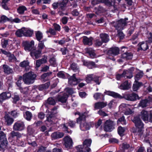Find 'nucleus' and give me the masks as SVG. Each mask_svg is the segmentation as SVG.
Returning <instances> with one entry per match:
<instances>
[{
  "instance_id": "4468645a",
  "label": "nucleus",
  "mask_w": 152,
  "mask_h": 152,
  "mask_svg": "<svg viewBox=\"0 0 152 152\" xmlns=\"http://www.w3.org/2000/svg\"><path fill=\"white\" fill-rule=\"evenodd\" d=\"M64 144L66 148H70L72 146V139L68 136H67L64 138Z\"/></svg>"
},
{
  "instance_id": "9d476101",
  "label": "nucleus",
  "mask_w": 152,
  "mask_h": 152,
  "mask_svg": "<svg viewBox=\"0 0 152 152\" xmlns=\"http://www.w3.org/2000/svg\"><path fill=\"white\" fill-rule=\"evenodd\" d=\"M68 95L66 93H64L63 96L58 95L56 98L58 101L61 102L63 104V107L67 109H69V107L67 105L66 103Z\"/></svg>"
},
{
  "instance_id": "c85d7f7f",
  "label": "nucleus",
  "mask_w": 152,
  "mask_h": 152,
  "mask_svg": "<svg viewBox=\"0 0 152 152\" xmlns=\"http://www.w3.org/2000/svg\"><path fill=\"white\" fill-rule=\"evenodd\" d=\"M3 68L4 73L7 74L12 73L13 72L12 69L10 68L8 66L6 65H3Z\"/></svg>"
},
{
  "instance_id": "b1692460",
  "label": "nucleus",
  "mask_w": 152,
  "mask_h": 152,
  "mask_svg": "<svg viewBox=\"0 0 152 152\" xmlns=\"http://www.w3.org/2000/svg\"><path fill=\"white\" fill-rule=\"evenodd\" d=\"M93 38H88L86 37H84L83 42L84 45H91L92 44Z\"/></svg>"
},
{
  "instance_id": "49530a36",
  "label": "nucleus",
  "mask_w": 152,
  "mask_h": 152,
  "mask_svg": "<svg viewBox=\"0 0 152 152\" xmlns=\"http://www.w3.org/2000/svg\"><path fill=\"white\" fill-rule=\"evenodd\" d=\"M47 103L49 104L54 105L56 103V102L53 98H49L47 100Z\"/></svg>"
},
{
  "instance_id": "c03bdc74",
  "label": "nucleus",
  "mask_w": 152,
  "mask_h": 152,
  "mask_svg": "<svg viewBox=\"0 0 152 152\" xmlns=\"http://www.w3.org/2000/svg\"><path fill=\"white\" fill-rule=\"evenodd\" d=\"M92 75H88L86 76V81L87 83H89L93 80Z\"/></svg>"
},
{
  "instance_id": "4be33fe9",
  "label": "nucleus",
  "mask_w": 152,
  "mask_h": 152,
  "mask_svg": "<svg viewBox=\"0 0 152 152\" xmlns=\"http://www.w3.org/2000/svg\"><path fill=\"white\" fill-rule=\"evenodd\" d=\"M64 135L63 133L55 132L52 133L51 135L52 140H55L57 138H61Z\"/></svg>"
},
{
  "instance_id": "6e6552de",
  "label": "nucleus",
  "mask_w": 152,
  "mask_h": 152,
  "mask_svg": "<svg viewBox=\"0 0 152 152\" xmlns=\"http://www.w3.org/2000/svg\"><path fill=\"white\" fill-rule=\"evenodd\" d=\"M128 20V18L121 19L118 21L113 22L111 24L117 30H121L123 29L124 27L126 24L127 22L126 21Z\"/></svg>"
},
{
  "instance_id": "e2e57ef3",
  "label": "nucleus",
  "mask_w": 152,
  "mask_h": 152,
  "mask_svg": "<svg viewBox=\"0 0 152 152\" xmlns=\"http://www.w3.org/2000/svg\"><path fill=\"white\" fill-rule=\"evenodd\" d=\"M60 127L63 128L65 131L67 132H69V131L68 130V128L65 124H64L61 125Z\"/></svg>"
},
{
  "instance_id": "f704fd0d",
  "label": "nucleus",
  "mask_w": 152,
  "mask_h": 152,
  "mask_svg": "<svg viewBox=\"0 0 152 152\" xmlns=\"http://www.w3.org/2000/svg\"><path fill=\"white\" fill-rule=\"evenodd\" d=\"M27 8L26 7L24 6H19L17 9L18 12L19 14H23L25 11L26 10Z\"/></svg>"
},
{
  "instance_id": "72a5a7b5",
  "label": "nucleus",
  "mask_w": 152,
  "mask_h": 152,
  "mask_svg": "<svg viewBox=\"0 0 152 152\" xmlns=\"http://www.w3.org/2000/svg\"><path fill=\"white\" fill-rule=\"evenodd\" d=\"M46 62V60L45 58H43L40 60H37L36 62V66L37 67H39L42 64L45 63Z\"/></svg>"
},
{
  "instance_id": "f03ea898",
  "label": "nucleus",
  "mask_w": 152,
  "mask_h": 152,
  "mask_svg": "<svg viewBox=\"0 0 152 152\" xmlns=\"http://www.w3.org/2000/svg\"><path fill=\"white\" fill-rule=\"evenodd\" d=\"M88 113L89 111H87L81 114L79 112H77L75 113V115H79V118L77 119V122L80 124V128L82 131H85L88 130L92 126L90 123H87L86 121V118L89 116Z\"/></svg>"
},
{
  "instance_id": "e433bc0d",
  "label": "nucleus",
  "mask_w": 152,
  "mask_h": 152,
  "mask_svg": "<svg viewBox=\"0 0 152 152\" xmlns=\"http://www.w3.org/2000/svg\"><path fill=\"white\" fill-rule=\"evenodd\" d=\"M142 84L141 83H139L137 81H135L134 83L133 86V90L134 91H136Z\"/></svg>"
},
{
  "instance_id": "774afa93",
  "label": "nucleus",
  "mask_w": 152,
  "mask_h": 152,
  "mask_svg": "<svg viewBox=\"0 0 152 152\" xmlns=\"http://www.w3.org/2000/svg\"><path fill=\"white\" fill-rule=\"evenodd\" d=\"M49 61L50 64L54 66H55L56 64L55 59L54 58H50Z\"/></svg>"
},
{
  "instance_id": "4d7b16f0",
  "label": "nucleus",
  "mask_w": 152,
  "mask_h": 152,
  "mask_svg": "<svg viewBox=\"0 0 152 152\" xmlns=\"http://www.w3.org/2000/svg\"><path fill=\"white\" fill-rule=\"evenodd\" d=\"M57 76L61 78H64L65 77V75L64 72H60L57 74Z\"/></svg>"
},
{
  "instance_id": "0eeeda50",
  "label": "nucleus",
  "mask_w": 152,
  "mask_h": 152,
  "mask_svg": "<svg viewBox=\"0 0 152 152\" xmlns=\"http://www.w3.org/2000/svg\"><path fill=\"white\" fill-rule=\"evenodd\" d=\"M69 1V0H63L59 1V10L58 13L60 16L67 15V14L65 12V11Z\"/></svg>"
},
{
  "instance_id": "20e7f679",
  "label": "nucleus",
  "mask_w": 152,
  "mask_h": 152,
  "mask_svg": "<svg viewBox=\"0 0 152 152\" xmlns=\"http://www.w3.org/2000/svg\"><path fill=\"white\" fill-rule=\"evenodd\" d=\"M36 77V75L33 72H29L23 75V80L25 83L30 84L34 82Z\"/></svg>"
},
{
  "instance_id": "4c0bfd02",
  "label": "nucleus",
  "mask_w": 152,
  "mask_h": 152,
  "mask_svg": "<svg viewBox=\"0 0 152 152\" xmlns=\"http://www.w3.org/2000/svg\"><path fill=\"white\" fill-rule=\"evenodd\" d=\"M45 41V40H43L42 41H40L38 44V49L39 50L42 51V50L44 49L45 48V46L44 43V41Z\"/></svg>"
},
{
  "instance_id": "ea45409f",
  "label": "nucleus",
  "mask_w": 152,
  "mask_h": 152,
  "mask_svg": "<svg viewBox=\"0 0 152 152\" xmlns=\"http://www.w3.org/2000/svg\"><path fill=\"white\" fill-rule=\"evenodd\" d=\"M36 37L37 40L39 41L43 38L42 33L40 31H37L36 32Z\"/></svg>"
},
{
  "instance_id": "ddd939ff",
  "label": "nucleus",
  "mask_w": 152,
  "mask_h": 152,
  "mask_svg": "<svg viewBox=\"0 0 152 152\" xmlns=\"http://www.w3.org/2000/svg\"><path fill=\"white\" fill-rule=\"evenodd\" d=\"M24 45V49L26 51H29L34 49V41L31 40V42L26 41L23 43Z\"/></svg>"
},
{
  "instance_id": "864d4df0",
  "label": "nucleus",
  "mask_w": 152,
  "mask_h": 152,
  "mask_svg": "<svg viewBox=\"0 0 152 152\" xmlns=\"http://www.w3.org/2000/svg\"><path fill=\"white\" fill-rule=\"evenodd\" d=\"M20 92L23 94H26L28 92L29 90L27 87H26L23 88H20Z\"/></svg>"
},
{
  "instance_id": "bb28decb",
  "label": "nucleus",
  "mask_w": 152,
  "mask_h": 152,
  "mask_svg": "<svg viewBox=\"0 0 152 152\" xmlns=\"http://www.w3.org/2000/svg\"><path fill=\"white\" fill-rule=\"evenodd\" d=\"M86 50L91 58H94L97 57L96 54L94 52V50L92 48H87L86 49Z\"/></svg>"
},
{
  "instance_id": "69168bd1",
  "label": "nucleus",
  "mask_w": 152,
  "mask_h": 152,
  "mask_svg": "<svg viewBox=\"0 0 152 152\" xmlns=\"http://www.w3.org/2000/svg\"><path fill=\"white\" fill-rule=\"evenodd\" d=\"M67 18L66 17H63L61 20V21L64 24H66L67 22Z\"/></svg>"
},
{
  "instance_id": "13d9d810",
  "label": "nucleus",
  "mask_w": 152,
  "mask_h": 152,
  "mask_svg": "<svg viewBox=\"0 0 152 152\" xmlns=\"http://www.w3.org/2000/svg\"><path fill=\"white\" fill-rule=\"evenodd\" d=\"M65 91L69 94H72L74 93L73 90L69 88H66L65 90Z\"/></svg>"
},
{
  "instance_id": "de8ad7c7",
  "label": "nucleus",
  "mask_w": 152,
  "mask_h": 152,
  "mask_svg": "<svg viewBox=\"0 0 152 152\" xmlns=\"http://www.w3.org/2000/svg\"><path fill=\"white\" fill-rule=\"evenodd\" d=\"M117 122L118 123H119V122H121V123L122 124L126 125V121L125 120L124 117V116L119 119Z\"/></svg>"
},
{
  "instance_id": "bf43d9fd",
  "label": "nucleus",
  "mask_w": 152,
  "mask_h": 152,
  "mask_svg": "<svg viewBox=\"0 0 152 152\" xmlns=\"http://www.w3.org/2000/svg\"><path fill=\"white\" fill-rule=\"evenodd\" d=\"M101 95L103 96L101 93H97L94 94V97L95 99H97L100 98Z\"/></svg>"
},
{
  "instance_id": "1a4fd4ad",
  "label": "nucleus",
  "mask_w": 152,
  "mask_h": 152,
  "mask_svg": "<svg viewBox=\"0 0 152 152\" xmlns=\"http://www.w3.org/2000/svg\"><path fill=\"white\" fill-rule=\"evenodd\" d=\"M134 71V68L132 67L128 70H125L121 74H118L116 76L117 80H120L121 78L126 77L127 78L130 79L133 76L132 72Z\"/></svg>"
},
{
  "instance_id": "473e14b6",
  "label": "nucleus",
  "mask_w": 152,
  "mask_h": 152,
  "mask_svg": "<svg viewBox=\"0 0 152 152\" xmlns=\"http://www.w3.org/2000/svg\"><path fill=\"white\" fill-rule=\"evenodd\" d=\"M99 1L102 3H104L108 5L114 6L115 4V0H113L111 2L107 0H99Z\"/></svg>"
},
{
  "instance_id": "8fccbe9b",
  "label": "nucleus",
  "mask_w": 152,
  "mask_h": 152,
  "mask_svg": "<svg viewBox=\"0 0 152 152\" xmlns=\"http://www.w3.org/2000/svg\"><path fill=\"white\" fill-rule=\"evenodd\" d=\"M52 73V72L45 73L42 75L41 76V78L42 80H44L46 79L47 77L51 75Z\"/></svg>"
},
{
  "instance_id": "680f3d73",
  "label": "nucleus",
  "mask_w": 152,
  "mask_h": 152,
  "mask_svg": "<svg viewBox=\"0 0 152 152\" xmlns=\"http://www.w3.org/2000/svg\"><path fill=\"white\" fill-rule=\"evenodd\" d=\"M28 132L30 134H32L34 132V129H32L30 126H28L27 128Z\"/></svg>"
},
{
  "instance_id": "5fc2aeb1",
  "label": "nucleus",
  "mask_w": 152,
  "mask_h": 152,
  "mask_svg": "<svg viewBox=\"0 0 152 152\" xmlns=\"http://www.w3.org/2000/svg\"><path fill=\"white\" fill-rule=\"evenodd\" d=\"M10 21L15 23H19L21 22V20L18 18L13 19L12 18H10Z\"/></svg>"
},
{
  "instance_id": "09e8293b",
  "label": "nucleus",
  "mask_w": 152,
  "mask_h": 152,
  "mask_svg": "<svg viewBox=\"0 0 152 152\" xmlns=\"http://www.w3.org/2000/svg\"><path fill=\"white\" fill-rule=\"evenodd\" d=\"M29 62L28 61H24L20 64V66L23 67H26L28 66Z\"/></svg>"
},
{
  "instance_id": "7ed1b4c3",
  "label": "nucleus",
  "mask_w": 152,
  "mask_h": 152,
  "mask_svg": "<svg viewBox=\"0 0 152 152\" xmlns=\"http://www.w3.org/2000/svg\"><path fill=\"white\" fill-rule=\"evenodd\" d=\"M91 142V140L90 139L85 140L83 145H79L76 147L77 152H90L91 150L89 147Z\"/></svg>"
},
{
  "instance_id": "6e6d98bb",
  "label": "nucleus",
  "mask_w": 152,
  "mask_h": 152,
  "mask_svg": "<svg viewBox=\"0 0 152 152\" xmlns=\"http://www.w3.org/2000/svg\"><path fill=\"white\" fill-rule=\"evenodd\" d=\"M1 44L2 47L4 48H5L8 44V41L5 39H2L1 40Z\"/></svg>"
},
{
  "instance_id": "0e129e2a",
  "label": "nucleus",
  "mask_w": 152,
  "mask_h": 152,
  "mask_svg": "<svg viewBox=\"0 0 152 152\" xmlns=\"http://www.w3.org/2000/svg\"><path fill=\"white\" fill-rule=\"evenodd\" d=\"M48 32L50 33L51 34L53 35H55L56 33V31L52 28H50L49 29Z\"/></svg>"
},
{
  "instance_id": "f8f14e48",
  "label": "nucleus",
  "mask_w": 152,
  "mask_h": 152,
  "mask_svg": "<svg viewBox=\"0 0 152 152\" xmlns=\"http://www.w3.org/2000/svg\"><path fill=\"white\" fill-rule=\"evenodd\" d=\"M25 129V125L22 121H18L14 124L13 129L15 131H21Z\"/></svg>"
},
{
  "instance_id": "dca6fc26",
  "label": "nucleus",
  "mask_w": 152,
  "mask_h": 152,
  "mask_svg": "<svg viewBox=\"0 0 152 152\" xmlns=\"http://www.w3.org/2000/svg\"><path fill=\"white\" fill-rule=\"evenodd\" d=\"M124 98L127 100L134 101L136 99H139L138 96L135 94H126L124 96Z\"/></svg>"
},
{
  "instance_id": "c756f323",
  "label": "nucleus",
  "mask_w": 152,
  "mask_h": 152,
  "mask_svg": "<svg viewBox=\"0 0 152 152\" xmlns=\"http://www.w3.org/2000/svg\"><path fill=\"white\" fill-rule=\"evenodd\" d=\"M100 36L102 42L106 43L109 41V37L107 34H100Z\"/></svg>"
},
{
  "instance_id": "a18cd8bd",
  "label": "nucleus",
  "mask_w": 152,
  "mask_h": 152,
  "mask_svg": "<svg viewBox=\"0 0 152 152\" xmlns=\"http://www.w3.org/2000/svg\"><path fill=\"white\" fill-rule=\"evenodd\" d=\"M143 75V73L142 72L140 71L138 72L135 77V81H137V80H138L140 78L142 77Z\"/></svg>"
},
{
  "instance_id": "412c9836",
  "label": "nucleus",
  "mask_w": 152,
  "mask_h": 152,
  "mask_svg": "<svg viewBox=\"0 0 152 152\" xmlns=\"http://www.w3.org/2000/svg\"><path fill=\"white\" fill-rule=\"evenodd\" d=\"M107 105V102H97L95 104L94 107L96 109H101L106 106Z\"/></svg>"
},
{
  "instance_id": "c9c22d12",
  "label": "nucleus",
  "mask_w": 152,
  "mask_h": 152,
  "mask_svg": "<svg viewBox=\"0 0 152 152\" xmlns=\"http://www.w3.org/2000/svg\"><path fill=\"white\" fill-rule=\"evenodd\" d=\"M132 56V54L130 53H125L122 55V57L126 59H131Z\"/></svg>"
},
{
  "instance_id": "cd10ccee",
  "label": "nucleus",
  "mask_w": 152,
  "mask_h": 152,
  "mask_svg": "<svg viewBox=\"0 0 152 152\" xmlns=\"http://www.w3.org/2000/svg\"><path fill=\"white\" fill-rule=\"evenodd\" d=\"M139 49L145 50L148 49V46L146 43L142 42L138 44Z\"/></svg>"
},
{
  "instance_id": "58836bf2",
  "label": "nucleus",
  "mask_w": 152,
  "mask_h": 152,
  "mask_svg": "<svg viewBox=\"0 0 152 152\" xmlns=\"http://www.w3.org/2000/svg\"><path fill=\"white\" fill-rule=\"evenodd\" d=\"M24 117L27 120L30 121L32 117L31 113L29 111L26 112L25 115H24Z\"/></svg>"
},
{
  "instance_id": "393cba45",
  "label": "nucleus",
  "mask_w": 152,
  "mask_h": 152,
  "mask_svg": "<svg viewBox=\"0 0 152 152\" xmlns=\"http://www.w3.org/2000/svg\"><path fill=\"white\" fill-rule=\"evenodd\" d=\"M33 33V31L29 28L24 27V36L31 37Z\"/></svg>"
},
{
  "instance_id": "052dcab7",
  "label": "nucleus",
  "mask_w": 152,
  "mask_h": 152,
  "mask_svg": "<svg viewBox=\"0 0 152 152\" xmlns=\"http://www.w3.org/2000/svg\"><path fill=\"white\" fill-rule=\"evenodd\" d=\"M5 135L3 132H0V141H2L3 140H5Z\"/></svg>"
},
{
  "instance_id": "5701e85b",
  "label": "nucleus",
  "mask_w": 152,
  "mask_h": 152,
  "mask_svg": "<svg viewBox=\"0 0 152 152\" xmlns=\"http://www.w3.org/2000/svg\"><path fill=\"white\" fill-rule=\"evenodd\" d=\"M119 52V49L118 47L111 48L108 50V54H111L112 55L115 56L118 55Z\"/></svg>"
},
{
  "instance_id": "f3484780",
  "label": "nucleus",
  "mask_w": 152,
  "mask_h": 152,
  "mask_svg": "<svg viewBox=\"0 0 152 152\" xmlns=\"http://www.w3.org/2000/svg\"><path fill=\"white\" fill-rule=\"evenodd\" d=\"M81 81L75 77V74H73L72 76L69 79V83L70 85H76Z\"/></svg>"
},
{
  "instance_id": "79ce46f5",
  "label": "nucleus",
  "mask_w": 152,
  "mask_h": 152,
  "mask_svg": "<svg viewBox=\"0 0 152 152\" xmlns=\"http://www.w3.org/2000/svg\"><path fill=\"white\" fill-rule=\"evenodd\" d=\"M149 103L148 101L146 100H142L139 104L140 106L142 107H146L147 105Z\"/></svg>"
},
{
  "instance_id": "39448f33",
  "label": "nucleus",
  "mask_w": 152,
  "mask_h": 152,
  "mask_svg": "<svg viewBox=\"0 0 152 152\" xmlns=\"http://www.w3.org/2000/svg\"><path fill=\"white\" fill-rule=\"evenodd\" d=\"M36 77V75L33 72H29L23 75V80L25 83L30 84L34 82Z\"/></svg>"
},
{
  "instance_id": "3c124183",
  "label": "nucleus",
  "mask_w": 152,
  "mask_h": 152,
  "mask_svg": "<svg viewBox=\"0 0 152 152\" xmlns=\"http://www.w3.org/2000/svg\"><path fill=\"white\" fill-rule=\"evenodd\" d=\"M71 69L75 72L78 71V68L77 67V65L75 63L72 64L71 65Z\"/></svg>"
},
{
  "instance_id": "423d86ee",
  "label": "nucleus",
  "mask_w": 152,
  "mask_h": 152,
  "mask_svg": "<svg viewBox=\"0 0 152 152\" xmlns=\"http://www.w3.org/2000/svg\"><path fill=\"white\" fill-rule=\"evenodd\" d=\"M57 107H54L52 109L51 112L48 113L47 114V119L46 121V124L47 125H51L53 123H55L56 121H55V118L53 116V115L57 113Z\"/></svg>"
},
{
  "instance_id": "9b49d317",
  "label": "nucleus",
  "mask_w": 152,
  "mask_h": 152,
  "mask_svg": "<svg viewBox=\"0 0 152 152\" xmlns=\"http://www.w3.org/2000/svg\"><path fill=\"white\" fill-rule=\"evenodd\" d=\"M114 126L113 122L112 121L107 120L104 126V129L106 132H110L114 129Z\"/></svg>"
},
{
  "instance_id": "f257e3e1",
  "label": "nucleus",
  "mask_w": 152,
  "mask_h": 152,
  "mask_svg": "<svg viewBox=\"0 0 152 152\" xmlns=\"http://www.w3.org/2000/svg\"><path fill=\"white\" fill-rule=\"evenodd\" d=\"M148 113L147 111L143 110L141 112V114L139 116V117H135L133 120L135 126L139 132H140L139 134H142L143 132L142 129L143 128V124L140 120V118L145 123L148 122Z\"/></svg>"
},
{
  "instance_id": "6ab92c4d",
  "label": "nucleus",
  "mask_w": 152,
  "mask_h": 152,
  "mask_svg": "<svg viewBox=\"0 0 152 152\" xmlns=\"http://www.w3.org/2000/svg\"><path fill=\"white\" fill-rule=\"evenodd\" d=\"M118 88L123 90H128L131 88V84L128 81H126L119 86Z\"/></svg>"
},
{
  "instance_id": "2eb2a0df",
  "label": "nucleus",
  "mask_w": 152,
  "mask_h": 152,
  "mask_svg": "<svg viewBox=\"0 0 152 152\" xmlns=\"http://www.w3.org/2000/svg\"><path fill=\"white\" fill-rule=\"evenodd\" d=\"M11 96L10 92H3L0 94V102H1L4 101L10 98Z\"/></svg>"
},
{
  "instance_id": "603ef678",
  "label": "nucleus",
  "mask_w": 152,
  "mask_h": 152,
  "mask_svg": "<svg viewBox=\"0 0 152 152\" xmlns=\"http://www.w3.org/2000/svg\"><path fill=\"white\" fill-rule=\"evenodd\" d=\"M53 26L55 31H60L61 26L59 25L56 23H54Z\"/></svg>"
},
{
  "instance_id": "7c9ffc66",
  "label": "nucleus",
  "mask_w": 152,
  "mask_h": 152,
  "mask_svg": "<svg viewBox=\"0 0 152 152\" xmlns=\"http://www.w3.org/2000/svg\"><path fill=\"white\" fill-rule=\"evenodd\" d=\"M49 82H47L44 84H43L39 86L38 89L39 90L42 91L44 89H47L50 85Z\"/></svg>"
},
{
  "instance_id": "a19ab883",
  "label": "nucleus",
  "mask_w": 152,
  "mask_h": 152,
  "mask_svg": "<svg viewBox=\"0 0 152 152\" xmlns=\"http://www.w3.org/2000/svg\"><path fill=\"white\" fill-rule=\"evenodd\" d=\"M125 130V129L124 128L122 127L121 126H119L118 129V134L121 136H123Z\"/></svg>"
},
{
  "instance_id": "338daca9",
  "label": "nucleus",
  "mask_w": 152,
  "mask_h": 152,
  "mask_svg": "<svg viewBox=\"0 0 152 152\" xmlns=\"http://www.w3.org/2000/svg\"><path fill=\"white\" fill-rule=\"evenodd\" d=\"M102 42L99 40L97 39L95 41V45L96 46H100L102 45Z\"/></svg>"
},
{
  "instance_id": "2f4dec72",
  "label": "nucleus",
  "mask_w": 152,
  "mask_h": 152,
  "mask_svg": "<svg viewBox=\"0 0 152 152\" xmlns=\"http://www.w3.org/2000/svg\"><path fill=\"white\" fill-rule=\"evenodd\" d=\"M24 27L17 30L16 33V35L19 37L24 36Z\"/></svg>"
},
{
  "instance_id": "37998d69",
  "label": "nucleus",
  "mask_w": 152,
  "mask_h": 152,
  "mask_svg": "<svg viewBox=\"0 0 152 152\" xmlns=\"http://www.w3.org/2000/svg\"><path fill=\"white\" fill-rule=\"evenodd\" d=\"M10 18H8L5 15L2 16L0 19V23H4L7 21H10Z\"/></svg>"
},
{
  "instance_id": "a878e982",
  "label": "nucleus",
  "mask_w": 152,
  "mask_h": 152,
  "mask_svg": "<svg viewBox=\"0 0 152 152\" xmlns=\"http://www.w3.org/2000/svg\"><path fill=\"white\" fill-rule=\"evenodd\" d=\"M5 122L7 125H11L14 121V120L8 115H6L4 116Z\"/></svg>"
},
{
  "instance_id": "a211bd4d",
  "label": "nucleus",
  "mask_w": 152,
  "mask_h": 152,
  "mask_svg": "<svg viewBox=\"0 0 152 152\" xmlns=\"http://www.w3.org/2000/svg\"><path fill=\"white\" fill-rule=\"evenodd\" d=\"M41 52L40 50L33 49L30 52L31 56L33 58H37L41 56Z\"/></svg>"
},
{
  "instance_id": "aec40b11",
  "label": "nucleus",
  "mask_w": 152,
  "mask_h": 152,
  "mask_svg": "<svg viewBox=\"0 0 152 152\" xmlns=\"http://www.w3.org/2000/svg\"><path fill=\"white\" fill-rule=\"evenodd\" d=\"M105 94L111 96L115 98L121 99L122 97L118 94L113 91H106L104 92Z\"/></svg>"
}]
</instances>
